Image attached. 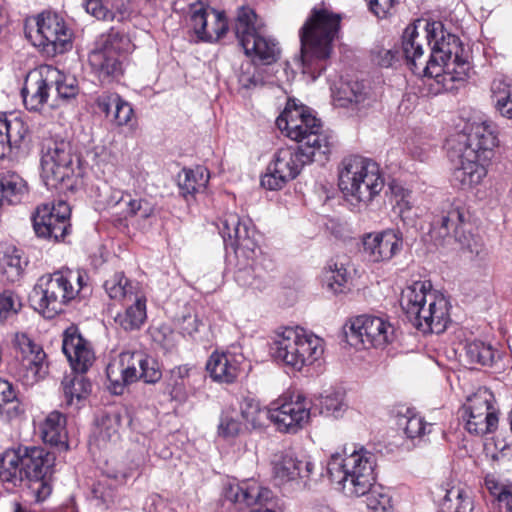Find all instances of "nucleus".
I'll use <instances>...</instances> for the list:
<instances>
[{"label": "nucleus", "mask_w": 512, "mask_h": 512, "mask_svg": "<svg viewBox=\"0 0 512 512\" xmlns=\"http://www.w3.org/2000/svg\"><path fill=\"white\" fill-rule=\"evenodd\" d=\"M28 133L25 121L16 114L0 116V159L19 148Z\"/></svg>", "instance_id": "obj_31"}, {"label": "nucleus", "mask_w": 512, "mask_h": 512, "mask_svg": "<svg viewBox=\"0 0 512 512\" xmlns=\"http://www.w3.org/2000/svg\"><path fill=\"white\" fill-rule=\"evenodd\" d=\"M43 441L52 446L66 445V417L58 412H50L40 425Z\"/></svg>", "instance_id": "obj_37"}, {"label": "nucleus", "mask_w": 512, "mask_h": 512, "mask_svg": "<svg viewBox=\"0 0 512 512\" xmlns=\"http://www.w3.org/2000/svg\"><path fill=\"white\" fill-rule=\"evenodd\" d=\"M125 41V36L115 29H110L96 40L94 48L89 53L88 62L92 72L101 82H109L123 74L121 50Z\"/></svg>", "instance_id": "obj_14"}, {"label": "nucleus", "mask_w": 512, "mask_h": 512, "mask_svg": "<svg viewBox=\"0 0 512 512\" xmlns=\"http://www.w3.org/2000/svg\"><path fill=\"white\" fill-rule=\"evenodd\" d=\"M409 25L402 36V53L409 69L419 77L435 78L438 83L465 81L470 63L459 38L439 21Z\"/></svg>", "instance_id": "obj_1"}, {"label": "nucleus", "mask_w": 512, "mask_h": 512, "mask_svg": "<svg viewBox=\"0 0 512 512\" xmlns=\"http://www.w3.org/2000/svg\"><path fill=\"white\" fill-rule=\"evenodd\" d=\"M189 21L197 40L201 42H216L228 31L224 12L210 8L200 1L190 4Z\"/></svg>", "instance_id": "obj_20"}, {"label": "nucleus", "mask_w": 512, "mask_h": 512, "mask_svg": "<svg viewBox=\"0 0 512 512\" xmlns=\"http://www.w3.org/2000/svg\"><path fill=\"white\" fill-rule=\"evenodd\" d=\"M209 171L203 166L193 169H183L178 176V185L184 197L194 195L206 188L209 181Z\"/></svg>", "instance_id": "obj_42"}, {"label": "nucleus", "mask_w": 512, "mask_h": 512, "mask_svg": "<svg viewBox=\"0 0 512 512\" xmlns=\"http://www.w3.org/2000/svg\"><path fill=\"white\" fill-rule=\"evenodd\" d=\"M190 371L191 368L187 365H180L170 371L167 388L173 399L179 401L186 399Z\"/></svg>", "instance_id": "obj_49"}, {"label": "nucleus", "mask_w": 512, "mask_h": 512, "mask_svg": "<svg viewBox=\"0 0 512 512\" xmlns=\"http://www.w3.org/2000/svg\"><path fill=\"white\" fill-rule=\"evenodd\" d=\"M26 181L16 172L7 171L0 174V210L4 206L21 202L27 194Z\"/></svg>", "instance_id": "obj_36"}, {"label": "nucleus", "mask_w": 512, "mask_h": 512, "mask_svg": "<svg viewBox=\"0 0 512 512\" xmlns=\"http://www.w3.org/2000/svg\"><path fill=\"white\" fill-rule=\"evenodd\" d=\"M363 251L370 262L380 263L391 260L402 249V236L399 231L387 229L369 233L363 237Z\"/></svg>", "instance_id": "obj_26"}, {"label": "nucleus", "mask_w": 512, "mask_h": 512, "mask_svg": "<svg viewBox=\"0 0 512 512\" xmlns=\"http://www.w3.org/2000/svg\"><path fill=\"white\" fill-rule=\"evenodd\" d=\"M239 414L245 421L246 427L252 429L262 428L265 420L269 419L268 407L262 408L259 402L252 398L243 400Z\"/></svg>", "instance_id": "obj_46"}, {"label": "nucleus", "mask_w": 512, "mask_h": 512, "mask_svg": "<svg viewBox=\"0 0 512 512\" xmlns=\"http://www.w3.org/2000/svg\"><path fill=\"white\" fill-rule=\"evenodd\" d=\"M41 176L49 189L73 190L84 175L80 157L66 140H50L41 156Z\"/></svg>", "instance_id": "obj_8"}, {"label": "nucleus", "mask_w": 512, "mask_h": 512, "mask_svg": "<svg viewBox=\"0 0 512 512\" xmlns=\"http://www.w3.org/2000/svg\"><path fill=\"white\" fill-rule=\"evenodd\" d=\"M128 302H131V304L127 305L123 313H119L115 317V321L124 330L131 331L139 329L146 320V298L140 292Z\"/></svg>", "instance_id": "obj_38"}, {"label": "nucleus", "mask_w": 512, "mask_h": 512, "mask_svg": "<svg viewBox=\"0 0 512 512\" xmlns=\"http://www.w3.org/2000/svg\"><path fill=\"white\" fill-rule=\"evenodd\" d=\"M121 212L124 217H139L147 219L154 215L155 205L148 199L132 196L127 192Z\"/></svg>", "instance_id": "obj_50"}, {"label": "nucleus", "mask_w": 512, "mask_h": 512, "mask_svg": "<svg viewBox=\"0 0 512 512\" xmlns=\"http://www.w3.org/2000/svg\"><path fill=\"white\" fill-rule=\"evenodd\" d=\"M490 159H481V157L467 156L462 151L460 156V166L453 172V181L461 189H470L482 182L487 174L486 164Z\"/></svg>", "instance_id": "obj_32"}, {"label": "nucleus", "mask_w": 512, "mask_h": 512, "mask_svg": "<svg viewBox=\"0 0 512 512\" xmlns=\"http://www.w3.org/2000/svg\"><path fill=\"white\" fill-rule=\"evenodd\" d=\"M14 345L22 355L19 377L26 385L44 379L49 373V362L43 348L24 333H17Z\"/></svg>", "instance_id": "obj_22"}, {"label": "nucleus", "mask_w": 512, "mask_h": 512, "mask_svg": "<svg viewBox=\"0 0 512 512\" xmlns=\"http://www.w3.org/2000/svg\"><path fill=\"white\" fill-rule=\"evenodd\" d=\"M493 393L480 387L467 396L462 406V418L466 421L467 431L475 435L492 433L498 426V409L494 405Z\"/></svg>", "instance_id": "obj_17"}, {"label": "nucleus", "mask_w": 512, "mask_h": 512, "mask_svg": "<svg viewBox=\"0 0 512 512\" xmlns=\"http://www.w3.org/2000/svg\"><path fill=\"white\" fill-rule=\"evenodd\" d=\"M35 46L47 54H62L72 47V32L58 13L44 11L36 18Z\"/></svg>", "instance_id": "obj_19"}, {"label": "nucleus", "mask_w": 512, "mask_h": 512, "mask_svg": "<svg viewBox=\"0 0 512 512\" xmlns=\"http://www.w3.org/2000/svg\"><path fill=\"white\" fill-rule=\"evenodd\" d=\"M346 327L347 342L356 348H383L395 337L394 326L378 316H357L351 319Z\"/></svg>", "instance_id": "obj_16"}, {"label": "nucleus", "mask_w": 512, "mask_h": 512, "mask_svg": "<svg viewBox=\"0 0 512 512\" xmlns=\"http://www.w3.org/2000/svg\"><path fill=\"white\" fill-rule=\"evenodd\" d=\"M430 236L439 246L458 244L475 256H480L484 251L482 240L464 230V213L459 207L451 206L445 214L435 218Z\"/></svg>", "instance_id": "obj_15"}, {"label": "nucleus", "mask_w": 512, "mask_h": 512, "mask_svg": "<svg viewBox=\"0 0 512 512\" xmlns=\"http://www.w3.org/2000/svg\"><path fill=\"white\" fill-rule=\"evenodd\" d=\"M365 95L359 83H354L353 85L346 84L341 87L335 97V102L342 107H348L353 104L358 105L364 101Z\"/></svg>", "instance_id": "obj_57"}, {"label": "nucleus", "mask_w": 512, "mask_h": 512, "mask_svg": "<svg viewBox=\"0 0 512 512\" xmlns=\"http://www.w3.org/2000/svg\"><path fill=\"white\" fill-rule=\"evenodd\" d=\"M64 401L67 406L79 408L80 402L91 392V383L84 376H74L63 383Z\"/></svg>", "instance_id": "obj_45"}, {"label": "nucleus", "mask_w": 512, "mask_h": 512, "mask_svg": "<svg viewBox=\"0 0 512 512\" xmlns=\"http://www.w3.org/2000/svg\"><path fill=\"white\" fill-rule=\"evenodd\" d=\"M218 229L225 246L233 249L238 259L235 281L240 286L262 290L266 273L258 257L261 251L251 220L229 212L219 220Z\"/></svg>", "instance_id": "obj_3"}, {"label": "nucleus", "mask_w": 512, "mask_h": 512, "mask_svg": "<svg viewBox=\"0 0 512 512\" xmlns=\"http://www.w3.org/2000/svg\"><path fill=\"white\" fill-rule=\"evenodd\" d=\"M262 23L250 7L238 9L235 21V33L245 54L253 61H260L262 64L270 65L276 62L280 56L278 43L261 34Z\"/></svg>", "instance_id": "obj_12"}, {"label": "nucleus", "mask_w": 512, "mask_h": 512, "mask_svg": "<svg viewBox=\"0 0 512 512\" xmlns=\"http://www.w3.org/2000/svg\"><path fill=\"white\" fill-rule=\"evenodd\" d=\"M103 287L108 297L117 302H128L140 293L138 285L121 272H117L105 280Z\"/></svg>", "instance_id": "obj_39"}, {"label": "nucleus", "mask_w": 512, "mask_h": 512, "mask_svg": "<svg viewBox=\"0 0 512 512\" xmlns=\"http://www.w3.org/2000/svg\"><path fill=\"white\" fill-rule=\"evenodd\" d=\"M311 402L302 394L281 396L268 406L269 420L281 432L295 433L309 421Z\"/></svg>", "instance_id": "obj_18"}, {"label": "nucleus", "mask_w": 512, "mask_h": 512, "mask_svg": "<svg viewBox=\"0 0 512 512\" xmlns=\"http://www.w3.org/2000/svg\"><path fill=\"white\" fill-rule=\"evenodd\" d=\"M22 307L21 300L13 291L0 293V322L16 315Z\"/></svg>", "instance_id": "obj_58"}, {"label": "nucleus", "mask_w": 512, "mask_h": 512, "mask_svg": "<svg viewBox=\"0 0 512 512\" xmlns=\"http://www.w3.org/2000/svg\"><path fill=\"white\" fill-rule=\"evenodd\" d=\"M465 355L469 363L489 366L494 362L496 350L490 343L475 339L465 344Z\"/></svg>", "instance_id": "obj_47"}, {"label": "nucleus", "mask_w": 512, "mask_h": 512, "mask_svg": "<svg viewBox=\"0 0 512 512\" xmlns=\"http://www.w3.org/2000/svg\"><path fill=\"white\" fill-rule=\"evenodd\" d=\"M376 455L364 447L349 454L334 453L327 463V474L332 482L342 486L346 494L366 496L368 509L386 512L391 508V497L384 487L375 485Z\"/></svg>", "instance_id": "obj_2"}, {"label": "nucleus", "mask_w": 512, "mask_h": 512, "mask_svg": "<svg viewBox=\"0 0 512 512\" xmlns=\"http://www.w3.org/2000/svg\"><path fill=\"white\" fill-rule=\"evenodd\" d=\"M87 13L98 20L123 21L131 14V0H85Z\"/></svg>", "instance_id": "obj_33"}, {"label": "nucleus", "mask_w": 512, "mask_h": 512, "mask_svg": "<svg viewBox=\"0 0 512 512\" xmlns=\"http://www.w3.org/2000/svg\"><path fill=\"white\" fill-rule=\"evenodd\" d=\"M486 489L496 497L501 504V499L504 493L508 491V484L500 483L494 476L487 475L484 479Z\"/></svg>", "instance_id": "obj_64"}, {"label": "nucleus", "mask_w": 512, "mask_h": 512, "mask_svg": "<svg viewBox=\"0 0 512 512\" xmlns=\"http://www.w3.org/2000/svg\"><path fill=\"white\" fill-rule=\"evenodd\" d=\"M71 209L64 201L38 206L33 215V227L37 236L59 241L68 233Z\"/></svg>", "instance_id": "obj_21"}, {"label": "nucleus", "mask_w": 512, "mask_h": 512, "mask_svg": "<svg viewBox=\"0 0 512 512\" xmlns=\"http://www.w3.org/2000/svg\"><path fill=\"white\" fill-rule=\"evenodd\" d=\"M24 264L26 263L22 260L20 252L15 248L7 249L0 255V269L10 282L18 280Z\"/></svg>", "instance_id": "obj_52"}, {"label": "nucleus", "mask_w": 512, "mask_h": 512, "mask_svg": "<svg viewBox=\"0 0 512 512\" xmlns=\"http://www.w3.org/2000/svg\"><path fill=\"white\" fill-rule=\"evenodd\" d=\"M55 455L41 447L22 449L23 480L42 479L52 474Z\"/></svg>", "instance_id": "obj_30"}, {"label": "nucleus", "mask_w": 512, "mask_h": 512, "mask_svg": "<svg viewBox=\"0 0 512 512\" xmlns=\"http://www.w3.org/2000/svg\"><path fill=\"white\" fill-rule=\"evenodd\" d=\"M244 356L240 353L214 352L209 357L206 369L213 380L221 383H232L239 376Z\"/></svg>", "instance_id": "obj_29"}, {"label": "nucleus", "mask_w": 512, "mask_h": 512, "mask_svg": "<svg viewBox=\"0 0 512 512\" xmlns=\"http://www.w3.org/2000/svg\"><path fill=\"white\" fill-rule=\"evenodd\" d=\"M0 480L17 486L23 481L22 449H8L0 458Z\"/></svg>", "instance_id": "obj_40"}, {"label": "nucleus", "mask_w": 512, "mask_h": 512, "mask_svg": "<svg viewBox=\"0 0 512 512\" xmlns=\"http://www.w3.org/2000/svg\"><path fill=\"white\" fill-rule=\"evenodd\" d=\"M438 512H473L471 497L460 487H440L437 489Z\"/></svg>", "instance_id": "obj_35"}, {"label": "nucleus", "mask_w": 512, "mask_h": 512, "mask_svg": "<svg viewBox=\"0 0 512 512\" xmlns=\"http://www.w3.org/2000/svg\"><path fill=\"white\" fill-rule=\"evenodd\" d=\"M243 430V423L240 420L239 412L228 407L222 410L217 427V434L223 439H234L240 435Z\"/></svg>", "instance_id": "obj_48"}, {"label": "nucleus", "mask_w": 512, "mask_h": 512, "mask_svg": "<svg viewBox=\"0 0 512 512\" xmlns=\"http://www.w3.org/2000/svg\"><path fill=\"white\" fill-rule=\"evenodd\" d=\"M398 59V51L394 49L375 48L372 51V60L381 67H391Z\"/></svg>", "instance_id": "obj_61"}, {"label": "nucleus", "mask_w": 512, "mask_h": 512, "mask_svg": "<svg viewBox=\"0 0 512 512\" xmlns=\"http://www.w3.org/2000/svg\"><path fill=\"white\" fill-rule=\"evenodd\" d=\"M313 161H320L315 150L304 149L303 145L282 147L274 154L266 174L261 178V185L269 190H280Z\"/></svg>", "instance_id": "obj_13"}, {"label": "nucleus", "mask_w": 512, "mask_h": 512, "mask_svg": "<svg viewBox=\"0 0 512 512\" xmlns=\"http://www.w3.org/2000/svg\"><path fill=\"white\" fill-rule=\"evenodd\" d=\"M490 92L495 111L501 117L512 120V84L504 79H494Z\"/></svg>", "instance_id": "obj_41"}, {"label": "nucleus", "mask_w": 512, "mask_h": 512, "mask_svg": "<svg viewBox=\"0 0 512 512\" xmlns=\"http://www.w3.org/2000/svg\"><path fill=\"white\" fill-rule=\"evenodd\" d=\"M62 350L71 367L78 373H85L94 362V352L76 328H68L63 336Z\"/></svg>", "instance_id": "obj_28"}, {"label": "nucleus", "mask_w": 512, "mask_h": 512, "mask_svg": "<svg viewBox=\"0 0 512 512\" xmlns=\"http://www.w3.org/2000/svg\"><path fill=\"white\" fill-rule=\"evenodd\" d=\"M279 130L304 149L315 150L320 160H327L333 145L332 136L321 131V122L303 105L288 102L276 119Z\"/></svg>", "instance_id": "obj_9"}, {"label": "nucleus", "mask_w": 512, "mask_h": 512, "mask_svg": "<svg viewBox=\"0 0 512 512\" xmlns=\"http://www.w3.org/2000/svg\"><path fill=\"white\" fill-rule=\"evenodd\" d=\"M238 81L240 85L246 89L263 85L264 83L262 77L256 73L255 65L251 62L242 64L241 71L238 75Z\"/></svg>", "instance_id": "obj_59"}, {"label": "nucleus", "mask_w": 512, "mask_h": 512, "mask_svg": "<svg viewBox=\"0 0 512 512\" xmlns=\"http://www.w3.org/2000/svg\"><path fill=\"white\" fill-rule=\"evenodd\" d=\"M50 81L51 88L54 86L57 97L61 100L75 98L79 93L77 80L73 76L65 75L58 70V75Z\"/></svg>", "instance_id": "obj_55"}, {"label": "nucleus", "mask_w": 512, "mask_h": 512, "mask_svg": "<svg viewBox=\"0 0 512 512\" xmlns=\"http://www.w3.org/2000/svg\"><path fill=\"white\" fill-rule=\"evenodd\" d=\"M50 476L42 479H30V489L35 495L37 501H44L52 491Z\"/></svg>", "instance_id": "obj_62"}, {"label": "nucleus", "mask_w": 512, "mask_h": 512, "mask_svg": "<svg viewBox=\"0 0 512 512\" xmlns=\"http://www.w3.org/2000/svg\"><path fill=\"white\" fill-rule=\"evenodd\" d=\"M58 75V69L53 66L41 67L38 71L30 72L21 90L24 106L27 110L39 112L48 102L51 91L50 81Z\"/></svg>", "instance_id": "obj_25"}, {"label": "nucleus", "mask_w": 512, "mask_h": 512, "mask_svg": "<svg viewBox=\"0 0 512 512\" xmlns=\"http://www.w3.org/2000/svg\"><path fill=\"white\" fill-rule=\"evenodd\" d=\"M323 353V340L300 326L281 328L271 344L274 359L297 371L314 364Z\"/></svg>", "instance_id": "obj_10"}, {"label": "nucleus", "mask_w": 512, "mask_h": 512, "mask_svg": "<svg viewBox=\"0 0 512 512\" xmlns=\"http://www.w3.org/2000/svg\"><path fill=\"white\" fill-rule=\"evenodd\" d=\"M338 186L347 201L368 207L385 186L380 166L362 156H349L338 169Z\"/></svg>", "instance_id": "obj_7"}, {"label": "nucleus", "mask_w": 512, "mask_h": 512, "mask_svg": "<svg viewBox=\"0 0 512 512\" xmlns=\"http://www.w3.org/2000/svg\"><path fill=\"white\" fill-rule=\"evenodd\" d=\"M24 412L13 385L0 380V417L11 420Z\"/></svg>", "instance_id": "obj_44"}, {"label": "nucleus", "mask_w": 512, "mask_h": 512, "mask_svg": "<svg viewBox=\"0 0 512 512\" xmlns=\"http://www.w3.org/2000/svg\"><path fill=\"white\" fill-rule=\"evenodd\" d=\"M349 274L343 262L331 261L325 268L324 281L334 293H341L348 282Z\"/></svg>", "instance_id": "obj_51"}, {"label": "nucleus", "mask_w": 512, "mask_h": 512, "mask_svg": "<svg viewBox=\"0 0 512 512\" xmlns=\"http://www.w3.org/2000/svg\"><path fill=\"white\" fill-rule=\"evenodd\" d=\"M120 421V415L117 413L103 416L98 426V441L115 442L119 438Z\"/></svg>", "instance_id": "obj_56"}, {"label": "nucleus", "mask_w": 512, "mask_h": 512, "mask_svg": "<svg viewBox=\"0 0 512 512\" xmlns=\"http://www.w3.org/2000/svg\"><path fill=\"white\" fill-rule=\"evenodd\" d=\"M341 15L314 7L299 31L303 74L316 80L326 69L333 41L340 29Z\"/></svg>", "instance_id": "obj_4"}, {"label": "nucleus", "mask_w": 512, "mask_h": 512, "mask_svg": "<svg viewBox=\"0 0 512 512\" xmlns=\"http://www.w3.org/2000/svg\"><path fill=\"white\" fill-rule=\"evenodd\" d=\"M316 405L319 406L321 414L338 416L345 407L344 393L333 388L325 390L318 398Z\"/></svg>", "instance_id": "obj_53"}, {"label": "nucleus", "mask_w": 512, "mask_h": 512, "mask_svg": "<svg viewBox=\"0 0 512 512\" xmlns=\"http://www.w3.org/2000/svg\"><path fill=\"white\" fill-rule=\"evenodd\" d=\"M370 11L379 18H384L397 3V0H366Z\"/></svg>", "instance_id": "obj_63"}, {"label": "nucleus", "mask_w": 512, "mask_h": 512, "mask_svg": "<svg viewBox=\"0 0 512 512\" xmlns=\"http://www.w3.org/2000/svg\"><path fill=\"white\" fill-rule=\"evenodd\" d=\"M314 470V463L307 456L291 452L276 455L273 461V475L278 484L306 482Z\"/></svg>", "instance_id": "obj_27"}, {"label": "nucleus", "mask_w": 512, "mask_h": 512, "mask_svg": "<svg viewBox=\"0 0 512 512\" xmlns=\"http://www.w3.org/2000/svg\"><path fill=\"white\" fill-rule=\"evenodd\" d=\"M225 496L234 503L250 508V512H275L270 507L273 505L272 491L255 480L230 484Z\"/></svg>", "instance_id": "obj_24"}, {"label": "nucleus", "mask_w": 512, "mask_h": 512, "mask_svg": "<svg viewBox=\"0 0 512 512\" xmlns=\"http://www.w3.org/2000/svg\"><path fill=\"white\" fill-rule=\"evenodd\" d=\"M201 326H203V323L196 314H184L179 319V329L181 333L189 337H194Z\"/></svg>", "instance_id": "obj_60"}, {"label": "nucleus", "mask_w": 512, "mask_h": 512, "mask_svg": "<svg viewBox=\"0 0 512 512\" xmlns=\"http://www.w3.org/2000/svg\"><path fill=\"white\" fill-rule=\"evenodd\" d=\"M460 143L464 144L466 155L490 159L493 148L497 145V136L492 121L487 119H474L468 121L463 128Z\"/></svg>", "instance_id": "obj_23"}, {"label": "nucleus", "mask_w": 512, "mask_h": 512, "mask_svg": "<svg viewBox=\"0 0 512 512\" xmlns=\"http://www.w3.org/2000/svg\"><path fill=\"white\" fill-rule=\"evenodd\" d=\"M96 105L117 126L128 125L134 115L132 106L117 93H102L97 97Z\"/></svg>", "instance_id": "obj_34"}, {"label": "nucleus", "mask_w": 512, "mask_h": 512, "mask_svg": "<svg viewBox=\"0 0 512 512\" xmlns=\"http://www.w3.org/2000/svg\"><path fill=\"white\" fill-rule=\"evenodd\" d=\"M400 305L409 321L423 333L440 334L450 322V304L446 297L427 281H416L406 287Z\"/></svg>", "instance_id": "obj_6"}, {"label": "nucleus", "mask_w": 512, "mask_h": 512, "mask_svg": "<svg viewBox=\"0 0 512 512\" xmlns=\"http://www.w3.org/2000/svg\"><path fill=\"white\" fill-rule=\"evenodd\" d=\"M397 426L404 432L407 438H422L431 432L432 424L427 423L424 418L411 409H407L404 414L397 415Z\"/></svg>", "instance_id": "obj_43"}, {"label": "nucleus", "mask_w": 512, "mask_h": 512, "mask_svg": "<svg viewBox=\"0 0 512 512\" xmlns=\"http://www.w3.org/2000/svg\"><path fill=\"white\" fill-rule=\"evenodd\" d=\"M92 291L89 276L82 270H59L41 276L34 286L31 300L35 310L45 318H54L76 298H84Z\"/></svg>", "instance_id": "obj_5"}, {"label": "nucleus", "mask_w": 512, "mask_h": 512, "mask_svg": "<svg viewBox=\"0 0 512 512\" xmlns=\"http://www.w3.org/2000/svg\"><path fill=\"white\" fill-rule=\"evenodd\" d=\"M106 374L109 381L108 388L115 395H121L126 385L138 379L154 384L162 377L158 362L140 351L122 352L118 359L108 364Z\"/></svg>", "instance_id": "obj_11"}, {"label": "nucleus", "mask_w": 512, "mask_h": 512, "mask_svg": "<svg viewBox=\"0 0 512 512\" xmlns=\"http://www.w3.org/2000/svg\"><path fill=\"white\" fill-rule=\"evenodd\" d=\"M96 202L105 208L123 206L127 192L114 189L106 182H100L93 187Z\"/></svg>", "instance_id": "obj_54"}]
</instances>
